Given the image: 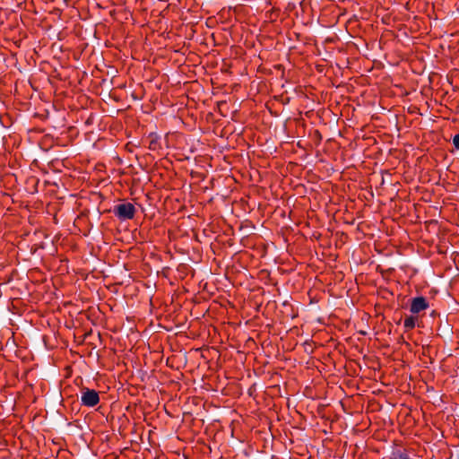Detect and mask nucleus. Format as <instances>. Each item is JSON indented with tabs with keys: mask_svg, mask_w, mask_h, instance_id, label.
<instances>
[{
	"mask_svg": "<svg viewBox=\"0 0 459 459\" xmlns=\"http://www.w3.org/2000/svg\"><path fill=\"white\" fill-rule=\"evenodd\" d=\"M391 459H411L406 450H394L391 455Z\"/></svg>",
	"mask_w": 459,
	"mask_h": 459,
	"instance_id": "6",
	"label": "nucleus"
},
{
	"mask_svg": "<svg viewBox=\"0 0 459 459\" xmlns=\"http://www.w3.org/2000/svg\"><path fill=\"white\" fill-rule=\"evenodd\" d=\"M453 144L456 150H459V134L454 136Z\"/></svg>",
	"mask_w": 459,
	"mask_h": 459,
	"instance_id": "7",
	"label": "nucleus"
},
{
	"mask_svg": "<svg viewBox=\"0 0 459 459\" xmlns=\"http://www.w3.org/2000/svg\"><path fill=\"white\" fill-rule=\"evenodd\" d=\"M416 321L417 318L412 316L405 317L403 321V327L405 331L407 332L412 330L416 325Z\"/></svg>",
	"mask_w": 459,
	"mask_h": 459,
	"instance_id": "5",
	"label": "nucleus"
},
{
	"mask_svg": "<svg viewBox=\"0 0 459 459\" xmlns=\"http://www.w3.org/2000/svg\"><path fill=\"white\" fill-rule=\"evenodd\" d=\"M100 401V392L86 386L81 388V403L85 407H94Z\"/></svg>",
	"mask_w": 459,
	"mask_h": 459,
	"instance_id": "2",
	"label": "nucleus"
},
{
	"mask_svg": "<svg viewBox=\"0 0 459 459\" xmlns=\"http://www.w3.org/2000/svg\"><path fill=\"white\" fill-rule=\"evenodd\" d=\"M135 212L134 205L129 202L115 205L113 209L114 215L122 221L134 219Z\"/></svg>",
	"mask_w": 459,
	"mask_h": 459,
	"instance_id": "1",
	"label": "nucleus"
},
{
	"mask_svg": "<svg viewBox=\"0 0 459 459\" xmlns=\"http://www.w3.org/2000/svg\"><path fill=\"white\" fill-rule=\"evenodd\" d=\"M150 143L148 148L151 151H159L161 149V144L160 143V137L155 134L152 133L149 134Z\"/></svg>",
	"mask_w": 459,
	"mask_h": 459,
	"instance_id": "4",
	"label": "nucleus"
},
{
	"mask_svg": "<svg viewBox=\"0 0 459 459\" xmlns=\"http://www.w3.org/2000/svg\"><path fill=\"white\" fill-rule=\"evenodd\" d=\"M429 306V302L425 297L418 296L411 299L410 305V311L412 314H419L420 312L427 309Z\"/></svg>",
	"mask_w": 459,
	"mask_h": 459,
	"instance_id": "3",
	"label": "nucleus"
}]
</instances>
